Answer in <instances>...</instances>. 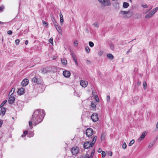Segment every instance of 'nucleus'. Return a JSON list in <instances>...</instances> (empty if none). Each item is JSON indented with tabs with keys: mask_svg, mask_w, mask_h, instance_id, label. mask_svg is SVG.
<instances>
[{
	"mask_svg": "<svg viewBox=\"0 0 158 158\" xmlns=\"http://www.w3.org/2000/svg\"><path fill=\"white\" fill-rule=\"evenodd\" d=\"M45 114L43 110H41L40 109H37L35 110L32 116V118L31 121L29 122V125L30 127H32V122L35 124H39L43 120Z\"/></svg>",
	"mask_w": 158,
	"mask_h": 158,
	"instance_id": "nucleus-1",
	"label": "nucleus"
},
{
	"mask_svg": "<svg viewBox=\"0 0 158 158\" xmlns=\"http://www.w3.org/2000/svg\"><path fill=\"white\" fill-rule=\"evenodd\" d=\"M97 139V136H94L91 143L90 141H87L85 142L84 144V149H88L90 147H92L94 144Z\"/></svg>",
	"mask_w": 158,
	"mask_h": 158,
	"instance_id": "nucleus-2",
	"label": "nucleus"
},
{
	"mask_svg": "<svg viewBox=\"0 0 158 158\" xmlns=\"http://www.w3.org/2000/svg\"><path fill=\"white\" fill-rule=\"evenodd\" d=\"M98 1L104 6H110L111 4L109 0H98Z\"/></svg>",
	"mask_w": 158,
	"mask_h": 158,
	"instance_id": "nucleus-3",
	"label": "nucleus"
},
{
	"mask_svg": "<svg viewBox=\"0 0 158 158\" xmlns=\"http://www.w3.org/2000/svg\"><path fill=\"white\" fill-rule=\"evenodd\" d=\"M91 117L93 122H94L97 121L98 120V115L96 113H93Z\"/></svg>",
	"mask_w": 158,
	"mask_h": 158,
	"instance_id": "nucleus-4",
	"label": "nucleus"
},
{
	"mask_svg": "<svg viewBox=\"0 0 158 158\" xmlns=\"http://www.w3.org/2000/svg\"><path fill=\"white\" fill-rule=\"evenodd\" d=\"M94 133L92 129L89 128L87 129L86 131L85 134L86 135L89 137L91 136Z\"/></svg>",
	"mask_w": 158,
	"mask_h": 158,
	"instance_id": "nucleus-5",
	"label": "nucleus"
},
{
	"mask_svg": "<svg viewBox=\"0 0 158 158\" xmlns=\"http://www.w3.org/2000/svg\"><path fill=\"white\" fill-rule=\"evenodd\" d=\"M32 81L37 84H39L41 83V79L40 78H38L36 76H35L31 79Z\"/></svg>",
	"mask_w": 158,
	"mask_h": 158,
	"instance_id": "nucleus-6",
	"label": "nucleus"
},
{
	"mask_svg": "<svg viewBox=\"0 0 158 158\" xmlns=\"http://www.w3.org/2000/svg\"><path fill=\"white\" fill-rule=\"evenodd\" d=\"M79 148L77 147H73L71 149V152L73 155H75L78 153L79 152Z\"/></svg>",
	"mask_w": 158,
	"mask_h": 158,
	"instance_id": "nucleus-7",
	"label": "nucleus"
},
{
	"mask_svg": "<svg viewBox=\"0 0 158 158\" xmlns=\"http://www.w3.org/2000/svg\"><path fill=\"white\" fill-rule=\"evenodd\" d=\"M52 69L50 67H47L43 69L42 70V72L44 74H45L51 72Z\"/></svg>",
	"mask_w": 158,
	"mask_h": 158,
	"instance_id": "nucleus-8",
	"label": "nucleus"
},
{
	"mask_svg": "<svg viewBox=\"0 0 158 158\" xmlns=\"http://www.w3.org/2000/svg\"><path fill=\"white\" fill-rule=\"evenodd\" d=\"M63 74L65 77L69 78L70 76L71 73L68 70H64L63 71Z\"/></svg>",
	"mask_w": 158,
	"mask_h": 158,
	"instance_id": "nucleus-9",
	"label": "nucleus"
},
{
	"mask_svg": "<svg viewBox=\"0 0 158 158\" xmlns=\"http://www.w3.org/2000/svg\"><path fill=\"white\" fill-rule=\"evenodd\" d=\"M25 91V89L22 87L18 89L17 93L19 95H20L24 94Z\"/></svg>",
	"mask_w": 158,
	"mask_h": 158,
	"instance_id": "nucleus-10",
	"label": "nucleus"
},
{
	"mask_svg": "<svg viewBox=\"0 0 158 158\" xmlns=\"http://www.w3.org/2000/svg\"><path fill=\"white\" fill-rule=\"evenodd\" d=\"M80 84L82 87H85L87 86L88 82L84 80H81L80 81Z\"/></svg>",
	"mask_w": 158,
	"mask_h": 158,
	"instance_id": "nucleus-11",
	"label": "nucleus"
},
{
	"mask_svg": "<svg viewBox=\"0 0 158 158\" xmlns=\"http://www.w3.org/2000/svg\"><path fill=\"white\" fill-rule=\"evenodd\" d=\"M29 83V80L27 79H23L21 82V85L23 87H25Z\"/></svg>",
	"mask_w": 158,
	"mask_h": 158,
	"instance_id": "nucleus-12",
	"label": "nucleus"
},
{
	"mask_svg": "<svg viewBox=\"0 0 158 158\" xmlns=\"http://www.w3.org/2000/svg\"><path fill=\"white\" fill-rule=\"evenodd\" d=\"M147 132L145 131L143 132L140 136L138 139V141H140L143 140L145 138V137L147 135Z\"/></svg>",
	"mask_w": 158,
	"mask_h": 158,
	"instance_id": "nucleus-13",
	"label": "nucleus"
},
{
	"mask_svg": "<svg viewBox=\"0 0 158 158\" xmlns=\"http://www.w3.org/2000/svg\"><path fill=\"white\" fill-rule=\"evenodd\" d=\"M15 98L13 96H11L8 100V102L10 104H13L14 102Z\"/></svg>",
	"mask_w": 158,
	"mask_h": 158,
	"instance_id": "nucleus-14",
	"label": "nucleus"
},
{
	"mask_svg": "<svg viewBox=\"0 0 158 158\" xmlns=\"http://www.w3.org/2000/svg\"><path fill=\"white\" fill-rule=\"evenodd\" d=\"M72 56L73 57L74 61L75 64L78 65V62L77 61V58L75 56V54L73 53H71Z\"/></svg>",
	"mask_w": 158,
	"mask_h": 158,
	"instance_id": "nucleus-15",
	"label": "nucleus"
},
{
	"mask_svg": "<svg viewBox=\"0 0 158 158\" xmlns=\"http://www.w3.org/2000/svg\"><path fill=\"white\" fill-rule=\"evenodd\" d=\"M6 108L4 107H2L1 108V109L0 110V114H2L3 116L6 113Z\"/></svg>",
	"mask_w": 158,
	"mask_h": 158,
	"instance_id": "nucleus-16",
	"label": "nucleus"
},
{
	"mask_svg": "<svg viewBox=\"0 0 158 158\" xmlns=\"http://www.w3.org/2000/svg\"><path fill=\"white\" fill-rule=\"evenodd\" d=\"M158 7H156L152 9L150 12L153 16L155 13L158 10Z\"/></svg>",
	"mask_w": 158,
	"mask_h": 158,
	"instance_id": "nucleus-17",
	"label": "nucleus"
},
{
	"mask_svg": "<svg viewBox=\"0 0 158 158\" xmlns=\"http://www.w3.org/2000/svg\"><path fill=\"white\" fill-rule=\"evenodd\" d=\"M60 23L61 24H62L64 22V19L63 15L61 12L60 13Z\"/></svg>",
	"mask_w": 158,
	"mask_h": 158,
	"instance_id": "nucleus-18",
	"label": "nucleus"
},
{
	"mask_svg": "<svg viewBox=\"0 0 158 158\" xmlns=\"http://www.w3.org/2000/svg\"><path fill=\"white\" fill-rule=\"evenodd\" d=\"M61 61L62 64L64 65H66L67 64V60L65 58H64L63 59H61Z\"/></svg>",
	"mask_w": 158,
	"mask_h": 158,
	"instance_id": "nucleus-19",
	"label": "nucleus"
},
{
	"mask_svg": "<svg viewBox=\"0 0 158 158\" xmlns=\"http://www.w3.org/2000/svg\"><path fill=\"white\" fill-rule=\"evenodd\" d=\"M129 6V4L127 2H124L123 4V7L124 8H127Z\"/></svg>",
	"mask_w": 158,
	"mask_h": 158,
	"instance_id": "nucleus-20",
	"label": "nucleus"
},
{
	"mask_svg": "<svg viewBox=\"0 0 158 158\" xmlns=\"http://www.w3.org/2000/svg\"><path fill=\"white\" fill-rule=\"evenodd\" d=\"M107 57L110 60H112L114 58V56L111 54H107Z\"/></svg>",
	"mask_w": 158,
	"mask_h": 158,
	"instance_id": "nucleus-21",
	"label": "nucleus"
},
{
	"mask_svg": "<svg viewBox=\"0 0 158 158\" xmlns=\"http://www.w3.org/2000/svg\"><path fill=\"white\" fill-rule=\"evenodd\" d=\"M15 88H13L11 89V90L10 91L9 94V95L10 96L12 95L14 93V92L15 91Z\"/></svg>",
	"mask_w": 158,
	"mask_h": 158,
	"instance_id": "nucleus-22",
	"label": "nucleus"
},
{
	"mask_svg": "<svg viewBox=\"0 0 158 158\" xmlns=\"http://www.w3.org/2000/svg\"><path fill=\"white\" fill-rule=\"evenodd\" d=\"M106 135L105 133H103L102 134L101 137V139L102 141L105 140V137H106Z\"/></svg>",
	"mask_w": 158,
	"mask_h": 158,
	"instance_id": "nucleus-23",
	"label": "nucleus"
},
{
	"mask_svg": "<svg viewBox=\"0 0 158 158\" xmlns=\"http://www.w3.org/2000/svg\"><path fill=\"white\" fill-rule=\"evenodd\" d=\"M56 29L58 31V32L60 34H62V31L61 29V28L60 26H59L58 27H57V28H56Z\"/></svg>",
	"mask_w": 158,
	"mask_h": 158,
	"instance_id": "nucleus-24",
	"label": "nucleus"
},
{
	"mask_svg": "<svg viewBox=\"0 0 158 158\" xmlns=\"http://www.w3.org/2000/svg\"><path fill=\"white\" fill-rule=\"evenodd\" d=\"M153 15L151 14L149 12L145 16V17L146 19H149L150 17H152Z\"/></svg>",
	"mask_w": 158,
	"mask_h": 158,
	"instance_id": "nucleus-25",
	"label": "nucleus"
},
{
	"mask_svg": "<svg viewBox=\"0 0 158 158\" xmlns=\"http://www.w3.org/2000/svg\"><path fill=\"white\" fill-rule=\"evenodd\" d=\"M34 135V133L33 132L31 131H30L28 132L27 136L29 137H31L33 136Z\"/></svg>",
	"mask_w": 158,
	"mask_h": 158,
	"instance_id": "nucleus-26",
	"label": "nucleus"
},
{
	"mask_svg": "<svg viewBox=\"0 0 158 158\" xmlns=\"http://www.w3.org/2000/svg\"><path fill=\"white\" fill-rule=\"evenodd\" d=\"M129 12V10L127 11H121L120 12V13L122 14L123 15H125L127 14H128Z\"/></svg>",
	"mask_w": 158,
	"mask_h": 158,
	"instance_id": "nucleus-27",
	"label": "nucleus"
},
{
	"mask_svg": "<svg viewBox=\"0 0 158 158\" xmlns=\"http://www.w3.org/2000/svg\"><path fill=\"white\" fill-rule=\"evenodd\" d=\"M42 23L43 25L46 27H47L48 26V23L45 21L43 20L42 21Z\"/></svg>",
	"mask_w": 158,
	"mask_h": 158,
	"instance_id": "nucleus-28",
	"label": "nucleus"
},
{
	"mask_svg": "<svg viewBox=\"0 0 158 158\" xmlns=\"http://www.w3.org/2000/svg\"><path fill=\"white\" fill-rule=\"evenodd\" d=\"M155 140H154L153 142H152L150 143L148 145V147L149 148H151L155 144Z\"/></svg>",
	"mask_w": 158,
	"mask_h": 158,
	"instance_id": "nucleus-29",
	"label": "nucleus"
},
{
	"mask_svg": "<svg viewBox=\"0 0 158 158\" xmlns=\"http://www.w3.org/2000/svg\"><path fill=\"white\" fill-rule=\"evenodd\" d=\"M7 102V100H5L3 101L2 102L0 105V108L3 107V106L6 104Z\"/></svg>",
	"mask_w": 158,
	"mask_h": 158,
	"instance_id": "nucleus-30",
	"label": "nucleus"
},
{
	"mask_svg": "<svg viewBox=\"0 0 158 158\" xmlns=\"http://www.w3.org/2000/svg\"><path fill=\"white\" fill-rule=\"evenodd\" d=\"M91 107L94 109H95L96 107L95 103L92 102L91 104Z\"/></svg>",
	"mask_w": 158,
	"mask_h": 158,
	"instance_id": "nucleus-31",
	"label": "nucleus"
},
{
	"mask_svg": "<svg viewBox=\"0 0 158 158\" xmlns=\"http://www.w3.org/2000/svg\"><path fill=\"white\" fill-rule=\"evenodd\" d=\"M51 20H52V22L53 23H54L56 22V19H55V17H54V16L53 15H51Z\"/></svg>",
	"mask_w": 158,
	"mask_h": 158,
	"instance_id": "nucleus-32",
	"label": "nucleus"
},
{
	"mask_svg": "<svg viewBox=\"0 0 158 158\" xmlns=\"http://www.w3.org/2000/svg\"><path fill=\"white\" fill-rule=\"evenodd\" d=\"M5 9V7L4 5H2L0 6V12H2Z\"/></svg>",
	"mask_w": 158,
	"mask_h": 158,
	"instance_id": "nucleus-33",
	"label": "nucleus"
},
{
	"mask_svg": "<svg viewBox=\"0 0 158 158\" xmlns=\"http://www.w3.org/2000/svg\"><path fill=\"white\" fill-rule=\"evenodd\" d=\"M85 50L86 52L88 53H89L90 51V48L88 46L85 47Z\"/></svg>",
	"mask_w": 158,
	"mask_h": 158,
	"instance_id": "nucleus-34",
	"label": "nucleus"
},
{
	"mask_svg": "<svg viewBox=\"0 0 158 158\" xmlns=\"http://www.w3.org/2000/svg\"><path fill=\"white\" fill-rule=\"evenodd\" d=\"M135 143V140L134 139H132L131 141H130L129 144V146H131L134 143Z\"/></svg>",
	"mask_w": 158,
	"mask_h": 158,
	"instance_id": "nucleus-35",
	"label": "nucleus"
},
{
	"mask_svg": "<svg viewBox=\"0 0 158 158\" xmlns=\"http://www.w3.org/2000/svg\"><path fill=\"white\" fill-rule=\"evenodd\" d=\"M89 45L91 47H93L94 46V44L92 42L90 41L89 42Z\"/></svg>",
	"mask_w": 158,
	"mask_h": 158,
	"instance_id": "nucleus-36",
	"label": "nucleus"
},
{
	"mask_svg": "<svg viewBox=\"0 0 158 158\" xmlns=\"http://www.w3.org/2000/svg\"><path fill=\"white\" fill-rule=\"evenodd\" d=\"M93 25L95 27H98V22H96L93 24Z\"/></svg>",
	"mask_w": 158,
	"mask_h": 158,
	"instance_id": "nucleus-37",
	"label": "nucleus"
},
{
	"mask_svg": "<svg viewBox=\"0 0 158 158\" xmlns=\"http://www.w3.org/2000/svg\"><path fill=\"white\" fill-rule=\"evenodd\" d=\"M53 24L56 28H57V27L59 26L58 23L57 22L54 23Z\"/></svg>",
	"mask_w": 158,
	"mask_h": 158,
	"instance_id": "nucleus-38",
	"label": "nucleus"
},
{
	"mask_svg": "<svg viewBox=\"0 0 158 158\" xmlns=\"http://www.w3.org/2000/svg\"><path fill=\"white\" fill-rule=\"evenodd\" d=\"M49 42L51 43L52 44H53V38L52 37H51L50 39L49 40Z\"/></svg>",
	"mask_w": 158,
	"mask_h": 158,
	"instance_id": "nucleus-39",
	"label": "nucleus"
},
{
	"mask_svg": "<svg viewBox=\"0 0 158 158\" xmlns=\"http://www.w3.org/2000/svg\"><path fill=\"white\" fill-rule=\"evenodd\" d=\"M143 85L144 89H145L147 87V83L145 81H144L143 82Z\"/></svg>",
	"mask_w": 158,
	"mask_h": 158,
	"instance_id": "nucleus-40",
	"label": "nucleus"
},
{
	"mask_svg": "<svg viewBox=\"0 0 158 158\" xmlns=\"http://www.w3.org/2000/svg\"><path fill=\"white\" fill-rule=\"evenodd\" d=\"M127 145L125 143H124L123 144L122 148L124 149H125L127 148Z\"/></svg>",
	"mask_w": 158,
	"mask_h": 158,
	"instance_id": "nucleus-41",
	"label": "nucleus"
},
{
	"mask_svg": "<svg viewBox=\"0 0 158 158\" xmlns=\"http://www.w3.org/2000/svg\"><path fill=\"white\" fill-rule=\"evenodd\" d=\"M75 47H77L78 45V42L77 40H75L74 43Z\"/></svg>",
	"mask_w": 158,
	"mask_h": 158,
	"instance_id": "nucleus-42",
	"label": "nucleus"
},
{
	"mask_svg": "<svg viewBox=\"0 0 158 158\" xmlns=\"http://www.w3.org/2000/svg\"><path fill=\"white\" fill-rule=\"evenodd\" d=\"M102 157H104L106 156V153L105 152L102 151Z\"/></svg>",
	"mask_w": 158,
	"mask_h": 158,
	"instance_id": "nucleus-43",
	"label": "nucleus"
},
{
	"mask_svg": "<svg viewBox=\"0 0 158 158\" xmlns=\"http://www.w3.org/2000/svg\"><path fill=\"white\" fill-rule=\"evenodd\" d=\"M95 99L97 102H99V100L98 98L97 95H96L95 96Z\"/></svg>",
	"mask_w": 158,
	"mask_h": 158,
	"instance_id": "nucleus-44",
	"label": "nucleus"
},
{
	"mask_svg": "<svg viewBox=\"0 0 158 158\" xmlns=\"http://www.w3.org/2000/svg\"><path fill=\"white\" fill-rule=\"evenodd\" d=\"M20 42V40L19 39H17L15 40V42L16 45H18Z\"/></svg>",
	"mask_w": 158,
	"mask_h": 158,
	"instance_id": "nucleus-45",
	"label": "nucleus"
},
{
	"mask_svg": "<svg viewBox=\"0 0 158 158\" xmlns=\"http://www.w3.org/2000/svg\"><path fill=\"white\" fill-rule=\"evenodd\" d=\"M110 48L112 49L113 50L114 48V46L113 44H110Z\"/></svg>",
	"mask_w": 158,
	"mask_h": 158,
	"instance_id": "nucleus-46",
	"label": "nucleus"
},
{
	"mask_svg": "<svg viewBox=\"0 0 158 158\" xmlns=\"http://www.w3.org/2000/svg\"><path fill=\"white\" fill-rule=\"evenodd\" d=\"M94 154L93 152H91L90 156L89 157H88L87 158H92L94 156Z\"/></svg>",
	"mask_w": 158,
	"mask_h": 158,
	"instance_id": "nucleus-47",
	"label": "nucleus"
},
{
	"mask_svg": "<svg viewBox=\"0 0 158 158\" xmlns=\"http://www.w3.org/2000/svg\"><path fill=\"white\" fill-rule=\"evenodd\" d=\"M12 31L11 30H9L7 31V33L9 35H11L12 34Z\"/></svg>",
	"mask_w": 158,
	"mask_h": 158,
	"instance_id": "nucleus-48",
	"label": "nucleus"
},
{
	"mask_svg": "<svg viewBox=\"0 0 158 158\" xmlns=\"http://www.w3.org/2000/svg\"><path fill=\"white\" fill-rule=\"evenodd\" d=\"M86 63L88 64H91V61L89 60H87L86 61Z\"/></svg>",
	"mask_w": 158,
	"mask_h": 158,
	"instance_id": "nucleus-49",
	"label": "nucleus"
},
{
	"mask_svg": "<svg viewBox=\"0 0 158 158\" xmlns=\"http://www.w3.org/2000/svg\"><path fill=\"white\" fill-rule=\"evenodd\" d=\"M131 52V48L130 49H129L128 51L127 52V54H128L130 52Z\"/></svg>",
	"mask_w": 158,
	"mask_h": 158,
	"instance_id": "nucleus-50",
	"label": "nucleus"
},
{
	"mask_svg": "<svg viewBox=\"0 0 158 158\" xmlns=\"http://www.w3.org/2000/svg\"><path fill=\"white\" fill-rule=\"evenodd\" d=\"M102 151V150L100 148H99L98 150V152L99 153H100Z\"/></svg>",
	"mask_w": 158,
	"mask_h": 158,
	"instance_id": "nucleus-51",
	"label": "nucleus"
},
{
	"mask_svg": "<svg viewBox=\"0 0 158 158\" xmlns=\"http://www.w3.org/2000/svg\"><path fill=\"white\" fill-rule=\"evenodd\" d=\"M110 99V98L109 96H107V102H109Z\"/></svg>",
	"mask_w": 158,
	"mask_h": 158,
	"instance_id": "nucleus-52",
	"label": "nucleus"
},
{
	"mask_svg": "<svg viewBox=\"0 0 158 158\" xmlns=\"http://www.w3.org/2000/svg\"><path fill=\"white\" fill-rule=\"evenodd\" d=\"M89 155L88 153H86L85 155V156L84 158H87L88 157H89Z\"/></svg>",
	"mask_w": 158,
	"mask_h": 158,
	"instance_id": "nucleus-53",
	"label": "nucleus"
},
{
	"mask_svg": "<svg viewBox=\"0 0 158 158\" xmlns=\"http://www.w3.org/2000/svg\"><path fill=\"white\" fill-rule=\"evenodd\" d=\"M103 51H101L98 53V55H101L103 53Z\"/></svg>",
	"mask_w": 158,
	"mask_h": 158,
	"instance_id": "nucleus-54",
	"label": "nucleus"
},
{
	"mask_svg": "<svg viewBox=\"0 0 158 158\" xmlns=\"http://www.w3.org/2000/svg\"><path fill=\"white\" fill-rule=\"evenodd\" d=\"M142 6L143 8H147V5L146 4L145 5H142Z\"/></svg>",
	"mask_w": 158,
	"mask_h": 158,
	"instance_id": "nucleus-55",
	"label": "nucleus"
},
{
	"mask_svg": "<svg viewBox=\"0 0 158 158\" xmlns=\"http://www.w3.org/2000/svg\"><path fill=\"white\" fill-rule=\"evenodd\" d=\"M27 133H28V132L27 131H24L23 132V134L25 135L27 134Z\"/></svg>",
	"mask_w": 158,
	"mask_h": 158,
	"instance_id": "nucleus-56",
	"label": "nucleus"
},
{
	"mask_svg": "<svg viewBox=\"0 0 158 158\" xmlns=\"http://www.w3.org/2000/svg\"><path fill=\"white\" fill-rule=\"evenodd\" d=\"M2 120H0V127H1L2 124Z\"/></svg>",
	"mask_w": 158,
	"mask_h": 158,
	"instance_id": "nucleus-57",
	"label": "nucleus"
},
{
	"mask_svg": "<svg viewBox=\"0 0 158 158\" xmlns=\"http://www.w3.org/2000/svg\"><path fill=\"white\" fill-rule=\"evenodd\" d=\"M109 154L110 156H112V153L111 152H110L109 153Z\"/></svg>",
	"mask_w": 158,
	"mask_h": 158,
	"instance_id": "nucleus-58",
	"label": "nucleus"
},
{
	"mask_svg": "<svg viewBox=\"0 0 158 158\" xmlns=\"http://www.w3.org/2000/svg\"><path fill=\"white\" fill-rule=\"evenodd\" d=\"M28 41L27 40H26L25 42V44L27 45L28 44Z\"/></svg>",
	"mask_w": 158,
	"mask_h": 158,
	"instance_id": "nucleus-59",
	"label": "nucleus"
},
{
	"mask_svg": "<svg viewBox=\"0 0 158 158\" xmlns=\"http://www.w3.org/2000/svg\"><path fill=\"white\" fill-rule=\"evenodd\" d=\"M95 148H94V149H93V150H92V152H93L94 153V152H95Z\"/></svg>",
	"mask_w": 158,
	"mask_h": 158,
	"instance_id": "nucleus-60",
	"label": "nucleus"
},
{
	"mask_svg": "<svg viewBox=\"0 0 158 158\" xmlns=\"http://www.w3.org/2000/svg\"><path fill=\"white\" fill-rule=\"evenodd\" d=\"M4 23H6L0 21V24H2Z\"/></svg>",
	"mask_w": 158,
	"mask_h": 158,
	"instance_id": "nucleus-61",
	"label": "nucleus"
},
{
	"mask_svg": "<svg viewBox=\"0 0 158 158\" xmlns=\"http://www.w3.org/2000/svg\"><path fill=\"white\" fill-rule=\"evenodd\" d=\"M25 135L24 134H22V135H21V137H25Z\"/></svg>",
	"mask_w": 158,
	"mask_h": 158,
	"instance_id": "nucleus-62",
	"label": "nucleus"
},
{
	"mask_svg": "<svg viewBox=\"0 0 158 158\" xmlns=\"http://www.w3.org/2000/svg\"><path fill=\"white\" fill-rule=\"evenodd\" d=\"M140 82L139 81H138V85H140Z\"/></svg>",
	"mask_w": 158,
	"mask_h": 158,
	"instance_id": "nucleus-63",
	"label": "nucleus"
},
{
	"mask_svg": "<svg viewBox=\"0 0 158 158\" xmlns=\"http://www.w3.org/2000/svg\"><path fill=\"white\" fill-rule=\"evenodd\" d=\"M123 17L124 18H127V15H126L124 16Z\"/></svg>",
	"mask_w": 158,
	"mask_h": 158,
	"instance_id": "nucleus-64",
	"label": "nucleus"
}]
</instances>
